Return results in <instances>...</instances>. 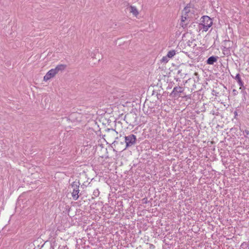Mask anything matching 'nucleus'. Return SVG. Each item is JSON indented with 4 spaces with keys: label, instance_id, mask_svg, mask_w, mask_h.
Returning a JSON list of instances; mask_svg holds the SVG:
<instances>
[{
    "label": "nucleus",
    "instance_id": "nucleus-20",
    "mask_svg": "<svg viewBox=\"0 0 249 249\" xmlns=\"http://www.w3.org/2000/svg\"><path fill=\"white\" fill-rule=\"evenodd\" d=\"M244 132L247 134V135H249V131L248 130H245L244 131Z\"/></svg>",
    "mask_w": 249,
    "mask_h": 249
},
{
    "label": "nucleus",
    "instance_id": "nucleus-13",
    "mask_svg": "<svg viewBox=\"0 0 249 249\" xmlns=\"http://www.w3.org/2000/svg\"><path fill=\"white\" fill-rule=\"evenodd\" d=\"M190 11L189 8L187 7H185L182 11V14H184L185 15H187V14Z\"/></svg>",
    "mask_w": 249,
    "mask_h": 249
},
{
    "label": "nucleus",
    "instance_id": "nucleus-6",
    "mask_svg": "<svg viewBox=\"0 0 249 249\" xmlns=\"http://www.w3.org/2000/svg\"><path fill=\"white\" fill-rule=\"evenodd\" d=\"M69 119L73 122H80L81 121V115L76 112L71 113L69 116Z\"/></svg>",
    "mask_w": 249,
    "mask_h": 249
},
{
    "label": "nucleus",
    "instance_id": "nucleus-15",
    "mask_svg": "<svg viewBox=\"0 0 249 249\" xmlns=\"http://www.w3.org/2000/svg\"><path fill=\"white\" fill-rule=\"evenodd\" d=\"M131 115H133V114H127V115H126L125 116V117H124V120H126V122L127 124H128V123H129L130 124H131V122H128V121H127V119H128L130 117V116H131Z\"/></svg>",
    "mask_w": 249,
    "mask_h": 249
},
{
    "label": "nucleus",
    "instance_id": "nucleus-9",
    "mask_svg": "<svg viewBox=\"0 0 249 249\" xmlns=\"http://www.w3.org/2000/svg\"><path fill=\"white\" fill-rule=\"evenodd\" d=\"M66 68V65L64 64H60L58 65L54 70L55 71L58 73L59 71H64Z\"/></svg>",
    "mask_w": 249,
    "mask_h": 249
},
{
    "label": "nucleus",
    "instance_id": "nucleus-16",
    "mask_svg": "<svg viewBox=\"0 0 249 249\" xmlns=\"http://www.w3.org/2000/svg\"><path fill=\"white\" fill-rule=\"evenodd\" d=\"M188 16V15H182L181 16V22H182V24H183V22H184L187 19V17Z\"/></svg>",
    "mask_w": 249,
    "mask_h": 249
},
{
    "label": "nucleus",
    "instance_id": "nucleus-19",
    "mask_svg": "<svg viewBox=\"0 0 249 249\" xmlns=\"http://www.w3.org/2000/svg\"><path fill=\"white\" fill-rule=\"evenodd\" d=\"M232 93H233L234 95H236L237 94V91L234 89L232 90Z\"/></svg>",
    "mask_w": 249,
    "mask_h": 249
},
{
    "label": "nucleus",
    "instance_id": "nucleus-21",
    "mask_svg": "<svg viewBox=\"0 0 249 249\" xmlns=\"http://www.w3.org/2000/svg\"><path fill=\"white\" fill-rule=\"evenodd\" d=\"M242 93L244 94V96H245V94H247V93L245 91H244V90H243V92H242Z\"/></svg>",
    "mask_w": 249,
    "mask_h": 249
},
{
    "label": "nucleus",
    "instance_id": "nucleus-23",
    "mask_svg": "<svg viewBox=\"0 0 249 249\" xmlns=\"http://www.w3.org/2000/svg\"><path fill=\"white\" fill-rule=\"evenodd\" d=\"M188 98H191V95H189V96H188Z\"/></svg>",
    "mask_w": 249,
    "mask_h": 249
},
{
    "label": "nucleus",
    "instance_id": "nucleus-7",
    "mask_svg": "<svg viewBox=\"0 0 249 249\" xmlns=\"http://www.w3.org/2000/svg\"><path fill=\"white\" fill-rule=\"evenodd\" d=\"M57 73L55 71L54 69L50 70L46 75L44 76V80L47 81L51 78L53 77Z\"/></svg>",
    "mask_w": 249,
    "mask_h": 249
},
{
    "label": "nucleus",
    "instance_id": "nucleus-11",
    "mask_svg": "<svg viewBox=\"0 0 249 249\" xmlns=\"http://www.w3.org/2000/svg\"><path fill=\"white\" fill-rule=\"evenodd\" d=\"M234 79L237 81V82H238L239 86H243V82L241 80V78L240 77V75L239 73H237Z\"/></svg>",
    "mask_w": 249,
    "mask_h": 249
},
{
    "label": "nucleus",
    "instance_id": "nucleus-12",
    "mask_svg": "<svg viewBox=\"0 0 249 249\" xmlns=\"http://www.w3.org/2000/svg\"><path fill=\"white\" fill-rule=\"evenodd\" d=\"M176 54V51L174 50L169 51L167 54L168 58H172Z\"/></svg>",
    "mask_w": 249,
    "mask_h": 249
},
{
    "label": "nucleus",
    "instance_id": "nucleus-3",
    "mask_svg": "<svg viewBox=\"0 0 249 249\" xmlns=\"http://www.w3.org/2000/svg\"><path fill=\"white\" fill-rule=\"evenodd\" d=\"M80 184V183L78 180H75L71 183V185L72 188H73V191L71 195L72 198L74 200H77L79 197L78 194L79 193V187Z\"/></svg>",
    "mask_w": 249,
    "mask_h": 249
},
{
    "label": "nucleus",
    "instance_id": "nucleus-17",
    "mask_svg": "<svg viewBox=\"0 0 249 249\" xmlns=\"http://www.w3.org/2000/svg\"><path fill=\"white\" fill-rule=\"evenodd\" d=\"M99 194V192L98 191V190H96V191H94L93 192V195L95 196H96V197H97V196H98Z\"/></svg>",
    "mask_w": 249,
    "mask_h": 249
},
{
    "label": "nucleus",
    "instance_id": "nucleus-18",
    "mask_svg": "<svg viewBox=\"0 0 249 249\" xmlns=\"http://www.w3.org/2000/svg\"><path fill=\"white\" fill-rule=\"evenodd\" d=\"M239 89H241V92H243V90H245V87L244 86V83H243V86H240Z\"/></svg>",
    "mask_w": 249,
    "mask_h": 249
},
{
    "label": "nucleus",
    "instance_id": "nucleus-10",
    "mask_svg": "<svg viewBox=\"0 0 249 249\" xmlns=\"http://www.w3.org/2000/svg\"><path fill=\"white\" fill-rule=\"evenodd\" d=\"M129 9L130 12L135 16H137L139 14V12L135 6H130Z\"/></svg>",
    "mask_w": 249,
    "mask_h": 249
},
{
    "label": "nucleus",
    "instance_id": "nucleus-5",
    "mask_svg": "<svg viewBox=\"0 0 249 249\" xmlns=\"http://www.w3.org/2000/svg\"><path fill=\"white\" fill-rule=\"evenodd\" d=\"M184 89L183 87L180 86L175 87L170 96L173 98H178L179 97V94L182 93Z\"/></svg>",
    "mask_w": 249,
    "mask_h": 249
},
{
    "label": "nucleus",
    "instance_id": "nucleus-8",
    "mask_svg": "<svg viewBox=\"0 0 249 249\" xmlns=\"http://www.w3.org/2000/svg\"><path fill=\"white\" fill-rule=\"evenodd\" d=\"M218 58V57L216 56H210L207 60V64L209 65H213L214 63L217 61Z\"/></svg>",
    "mask_w": 249,
    "mask_h": 249
},
{
    "label": "nucleus",
    "instance_id": "nucleus-22",
    "mask_svg": "<svg viewBox=\"0 0 249 249\" xmlns=\"http://www.w3.org/2000/svg\"><path fill=\"white\" fill-rule=\"evenodd\" d=\"M181 70H178V73L179 74L180 73H181Z\"/></svg>",
    "mask_w": 249,
    "mask_h": 249
},
{
    "label": "nucleus",
    "instance_id": "nucleus-2",
    "mask_svg": "<svg viewBox=\"0 0 249 249\" xmlns=\"http://www.w3.org/2000/svg\"><path fill=\"white\" fill-rule=\"evenodd\" d=\"M118 132L113 129H107L106 134L104 137H106L108 141L114 143L115 140L117 138Z\"/></svg>",
    "mask_w": 249,
    "mask_h": 249
},
{
    "label": "nucleus",
    "instance_id": "nucleus-4",
    "mask_svg": "<svg viewBox=\"0 0 249 249\" xmlns=\"http://www.w3.org/2000/svg\"><path fill=\"white\" fill-rule=\"evenodd\" d=\"M126 148L130 147L134 145L136 142V137L134 134H130L124 137Z\"/></svg>",
    "mask_w": 249,
    "mask_h": 249
},
{
    "label": "nucleus",
    "instance_id": "nucleus-1",
    "mask_svg": "<svg viewBox=\"0 0 249 249\" xmlns=\"http://www.w3.org/2000/svg\"><path fill=\"white\" fill-rule=\"evenodd\" d=\"M201 23L199 24V28L203 29L206 32L209 28L212 25L213 22L211 18L208 16H205L202 18Z\"/></svg>",
    "mask_w": 249,
    "mask_h": 249
},
{
    "label": "nucleus",
    "instance_id": "nucleus-14",
    "mask_svg": "<svg viewBox=\"0 0 249 249\" xmlns=\"http://www.w3.org/2000/svg\"><path fill=\"white\" fill-rule=\"evenodd\" d=\"M168 58H169L167 56V55L165 56H163L161 59V61L162 62L167 63L169 61Z\"/></svg>",
    "mask_w": 249,
    "mask_h": 249
}]
</instances>
